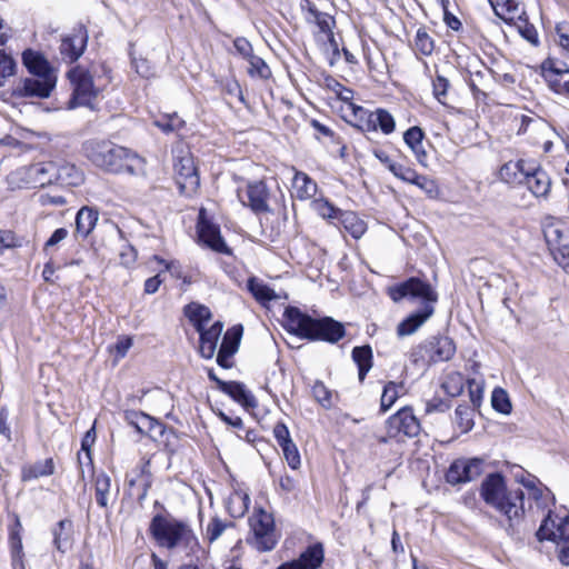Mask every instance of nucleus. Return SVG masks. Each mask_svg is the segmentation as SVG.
<instances>
[{"instance_id":"nucleus-1","label":"nucleus","mask_w":569,"mask_h":569,"mask_svg":"<svg viewBox=\"0 0 569 569\" xmlns=\"http://www.w3.org/2000/svg\"><path fill=\"white\" fill-rule=\"evenodd\" d=\"M83 156L97 168L112 174L144 173V160L134 151L110 140L91 139L82 144Z\"/></svg>"},{"instance_id":"nucleus-2","label":"nucleus","mask_w":569,"mask_h":569,"mask_svg":"<svg viewBox=\"0 0 569 569\" xmlns=\"http://www.w3.org/2000/svg\"><path fill=\"white\" fill-rule=\"evenodd\" d=\"M388 295L392 301L399 302L403 298L421 299L422 307L410 313L397 326V336L403 338L419 330L435 313L433 305L438 295L431 284L418 277H411L403 282L388 288Z\"/></svg>"},{"instance_id":"nucleus-3","label":"nucleus","mask_w":569,"mask_h":569,"mask_svg":"<svg viewBox=\"0 0 569 569\" xmlns=\"http://www.w3.org/2000/svg\"><path fill=\"white\" fill-rule=\"evenodd\" d=\"M481 499L508 521V530H513L525 517V492L508 488L501 472H491L482 480L479 489Z\"/></svg>"},{"instance_id":"nucleus-4","label":"nucleus","mask_w":569,"mask_h":569,"mask_svg":"<svg viewBox=\"0 0 569 569\" xmlns=\"http://www.w3.org/2000/svg\"><path fill=\"white\" fill-rule=\"evenodd\" d=\"M283 318L286 330L302 339L336 343L346 336V329L341 322L331 317L312 318L297 307H287Z\"/></svg>"},{"instance_id":"nucleus-5","label":"nucleus","mask_w":569,"mask_h":569,"mask_svg":"<svg viewBox=\"0 0 569 569\" xmlns=\"http://www.w3.org/2000/svg\"><path fill=\"white\" fill-rule=\"evenodd\" d=\"M148 530L160 548L193 551L199 547L198 538L190 525L176 518L168 510L153 515Z\"/></svg>"},{"instance_id":"nucleus-6","label":"nucleus","mask_w":569,"mask_h":569,"mask_svg":"<svg viewBox=\"0 0 569 569\" xmlns=\"http://www.w3.org/2000/svg\"><path fill=\"white\" fill-rule=\"evenodd\" d=\"M68 78L73 88L68 108L88 107L92 109L98 90L94 88L91 74L81 67H74L68 72Z\"/></svg>"},{"instance_id":"nucleus-7","label":"nucleus","mask_w":569,"mask_h":569,"mask_svg":"<svg viewBox=\"0 0 569 569\" xmlns=\"http://www.w3.org/2000/svg\"><path fill=\"white\" fill-rule=\"evenodd\" d=\"M250 527L253 533L252 546L260 552L272 550L278 540L274 530V521L270 513L259 509L250 518Z\"/></svg>"},{"instance_id":"nucleus-8","label":"nucleus","mask_w":569,"mask_h":569,"mask_svg":"<svg viewBox=\"0 0 569 569\" xmlns=\"http://www.w3.org/2000/svg\"><path fill=\"white\" fill-rule=\"evenodd\" d=\"M57 83L56 76H29L20 79L12 89L18 98H49Z\"/></svg>"},{"instance_id":"nucleus-9","label":"nucleus","mask_w":569,"mask_h":569,"mask_svg":"<svg viewBox=\"0 0 569 569\" xmlns=\"http://www.w3.org/2000/svg\"><path fill=\"white\" fill-rule=\"evenodd\" d=\"M483 465L481 458L456 459L446 472V481L452 486L472 481L483 472Z\"/></svg>"},{"instance_id":"nucleus-10","label":"nucleus","mask_w":569,"mask_h":569,"mask_svg":"<svg viewBox=\"0 0 569 569\" xmlns=\"http://www.w3.org/2000/svg\"><path fill=\"white\" fill-rule=\"evenodd\" d=\"M420 422L409 407H403L387 420V432L389 437H397L402 433L413 438L420 433Z\"/></svg>"},{"instance_id":"nucleus-11","label":"nucleus","mask_w":569,"mask_h":569,"mask_svg":"<svg viewBox=\"0 0 569 569\" xmlns=\"http://www.w3.org/2000/svg\"><path fill=\"white\" fill-rule=\"evenodd\" d=\"M537 539L542 541H551L557 545L569 541V513L556 522L552 511H548L547 516L540 523L536 532Z\"/></svg>"},{"instance_id":"nucleus-12","label":"nucleus","mask_w":569,"mask_h":569,"mask_svg":"<svg viewBox=\"0 0 569 569\" xmlns=\"http://www.w3.org/2000/svg\"><path fill=\"white\" fill-rule=\"evenodd\" d=\"M88 31L86 26L79 23L72 29V32L62 38L60 53L64 60L70 63L77 61L84 52L88 43Z\"/></svg>"},{"instance_id":"nucleus-13","label":"nucleus","mask_w":569,"mask_h":569,"mask_svg":"<svg viewBox=\"0 0 569 569\" xmlns=\"http://www.w3.org/2000/svg\"><path fill=\"white\" fill-rule=\"evenodd\" d=\"M197 231L199 239L207 247L219 253H230V249L221 237L220 228L204 218L203 209L199 212Z\"/></svg>"},{"instance_id":"nucleus-14","label":"nucleus","mask_w":569,"mask_h":569,"mask_svg":"<svg viewBox=\"0 0 569 569\" xmlns=\"http://www.w3.org/2000/svg\"><path fill=\"white\" fill-rule=\"evenodd\" d=\"M174 172L181 193L190 194L198 189L200 179L193 159L190 156L179 158L174 163Z\"/></svg>"},{"instance_id":"nucleus-15","label":"nucleus","mask_w":569,"mask_h":569,"mask_svg":"<svg viewBox=\"0 0 569 569\" xmlns=\"http://www.w3.org/2000/svg\"><path fill=\"white\" fill-rule=\"evenodd\" d=\"M523 183L537 198H547L551 189L549 174L535 162H530L525 173Z\"/></svg>"},{"instance_id":"nucleus-16","label":"nucleus","mask_w":569,"mask_h":569,"mask_svg":"<svg viewBox=\"0 0 569 569\" xmlns=\"http://www.w3.org/2000/svg\"><path fill=\"white\" fill-rule=\"evenodd\" d=\"M325 550L321 542L307 547L299 558L280 565L277 569H318L323 562Z\"/></svg>"},{"instance_id":"nucleus-17","label":"nucleus","mask_w":569,"mask_h":569,"mask_svg":"<svg viewBox=\"0 0 569 569\" xmlns=\"http://www.w3.org/2000/svg\"><path fill=\"white\" fill-rule=\"evenodd\" d=\"M247 198L246 202L240 192L238 193L239 199L243 204H247L254 213H261L269 211L268 198L269 191L263 181L250 182L247 186Z\"/></svg>"},{"instance_id":"nucleus-18","label":"nucleus","mask_w":569,"mask_h":569,"mask_svg":"<svg viewBox=\"0 0 569 569\" xmlns=\"http://www.w3.org/2000/svg\"><path fill=\"white\" fill-rule=\"evenodd\" d=\"M428 360L431 362H440L450 360L455 352L456 346L449 337H432L426 340Z\"/></svg>"},{"instance_id":"nucleus-19","label":"nucleus","mask_w":569,"mask_h":569,"mask_svg":"<svg viewBox=\"0 0 569 569\" xmlns=\"http://www.w3.org/2000/svg\"><path fill=\"white\" fill-rule=\"evenodd\" d=\"M223 330V323L221 321H216L210 328H200L198 326V333H199V352L201 357L206 359H211L217 349V345L219 341V338L221 336V332Z\"/></svg>"},{"instance_id":"nucleus-20","label":"nucleus","mask_w":569,"mask_h":569,"mask_svg":"<svg viewBox=\"0 0 569 569\" xmlns=\"http://www.w3.org/2000/svg\"><path fill=\"white\" fill-rule=\"evenodd\" d=\"M22 63L30 76H56L54 70L43 54L31 49L23 51Z\"/></svg>"},{"instance_id":"nucleus-21","label":"nucleus","mask_w":569,"mask_h":569,"mask_svg":"<svg viewBox=\"0 0 569 569\" xmlns=\"http://www.w3.org/2000/svg\"><path fill=\"white\" fill-rule=\"evenodd\" d=\"M220 391L231 397L234 401L239 402L244 408H254L257 406L254 396L249 390H247L242 382L228 381L227 383H221Z\"/></svg>"},{"instance_id":"nucleus-22","label":"nucleus","mask_w":569,"mask_h":569,"mask_svg":"<svg viewBox=\"0 0 569 569\" xmlns=\"http://www.w3.org/2000/svg\"><path fill=\"white\" fill-rule=\"evenodd\" d=\"M423 138H425V132L418 126H413V127L409 128L403 133L405 143L411 149V151L416 156L417 161L421 166L426 167L428 154L422 146Z\"/></svg>"},{"instance_id":"nucleus-23","label":"nucleus","mask_w":569,"mask_h":569,"mask_svg":"<svg viewBox=\"0 0 569 569\" xmlns=\"http://www.w3.org/2000/svg\"><path fill=\"white\" fill-rule=\"evenodd\" d=\"M529 161L518 160L505 163L499 170L500 179L509 184H522Z\"/></svg>"},{"instance_id":"nucleus-24","label":"nucleus","mask_w":569,"mask_h":569,"mask_svg":"<svg viewBox=\"0 0 569 569\" xmlns=\"http://www.w3.org/2000/svg\"><path fill=\"white\" fill-rule=\"evenodd\" d=\"M56 465L52 458L39 460L21 468V480L31 481L54 473Z\"/></svg>"},{"instance_id":"nucleus-25","label":"nucleus","mask_w":569,"mask_h":569,"mask_svg":"<svg viewBox=\"0 0 569 569\" xmlns=\"http://www.w3.org/2000/svg\"><path fill=\"white\" fill-rule=\"evenodd\" d=\"M491 4L495 14L506 22L515 19L521 20L523 11L520 9L519 0H488Z\"/></svg>"},{"instance_id":"nucleus-26","label":"nucleus","mask_w":569,"mask_h":569,"mask_svg":"<svg viewBox=\"0 0 569 569\" xmlns=\"http://www.w3.org/2000/svg\"><path fill=\"white\" fill-rule=\"evenodd\" d=\"M351 357L358 367L359 381L363 382L367 373L370 371L373 365L372 348L369 345L355 347L352 349Z\"/></svg>"},{"instance_id":"nucleus-27","label":"nucleus","mask_w":569,"mask_h":569,"mask_svg":"<svg viewBox=\"0 0 569 569\" xmlns=\"http://www.w3.org/2000/svg\"><path fill=\"white\" fill-rule=\"evenodd\" d=\"M337 227H342L355 239H360L367 230V223L353 211L340 213Z\"/></svg>"},{"instance_id":"nucleus-28","label":"nucleus","mask_w":569,"mask_h":569,"mask_svg":"<svg viewBox=\"0 0 569 569\" xmlns=\"http://www.w3.org/2000/svg\"><path fill=\"white\" fill-rule=\"evenodd\" d=\"M99 213L96 209L90 207H82L76 216V231L81 237L86 238L93 230Z\"/></svg>"},{"instance_id":"nucleus-29","label":"nucleus","mask_w":569,"mask_h":569,"mask_svg":"<svg viewBox=\"0 0 569 569\" xmlns=\"http://www.w3.org/2000/svg\"><path fill=\"white\" fill-rule=\"evenodd\" d=\"M293 189L296 190L297 198L307 200L316 196L318 186L307 173L297 171L293 181Z\"/></svg>"},{"instance_id":"nucleus-30","label":"nucleus","mask_w":569,"mask_h":569,"mask_svg":"<svg viewBox=\"0 0 569 569\" xmlns=\"http://www.w3.org/2000/svg\"><path fill=\"white\" fill-rule=\"evenodd\" d=\"M247 288L253 298L263 306H266L271 300L278 299L277 293L269 286L258 280L256 277H250L248 279Z\"/></svg>"},{"instance_id":"nucleus-31","label":"nucleus","mask_w":569,"mask_h":569,"mask_svg":"<svg viewBox=\"0 0 569 569\" xmlns=\"http://www.w3.org/2000/svg\"><path fill=\"white\" fill-rule=\"evenodd\" d=\"M83 181L82 172L71 163H57L56 182L69 186H79Z\"/></svg>"},{"instance_id":"nucleus-32","label":"nucleus","mask_w":569,"mask_h":569,"mask_svg":"<svg viewBox=\"0 0 569 569\" xmlns=\"http://www.w3.org/2000/svg\"><path fill=\"white\" fill-rule=\"evenodd\" d=\"M34 181L39 187H44L56 182L57 162L48 161L39 163L31 169Z\"/></svg>"},{"instance_id":"nucleus-33","label":"nucleus","mask_w":569,"mask_h":569,"mask_svg":"<svg viewBox=\"0 0 569 569\" xmlns=\"http://www.w3.org/2000/svg\"><path fill=\"white\" fill-rule=\"evenodd\" d=\"M186 317L192 322L196 331L198 326L204 328V323L211 319V311L208 307L198 303H189L184 307Z\"/></svg>"},{"instance_id":"nucleus-34","label":"nucleus","mask_w":569,"mask_h":569,"mask_svg":"<svg viewBox=\"0 0 569 569\" xmlns=\"http://www.w3.org/2000/svg\"><path fill=\"white\" fill-rule=\"evenodd\" d=\"M21 523L19 519H16V529H12L10 532V547L12 553V566L13 569H24V563L22 560V539L20 536Z\"/></svg>"},{"instance_id":"nucleus-35","label":"nucleus","mask_w":569,"mask_h":569,"mask_svg":"<svg viewBox=\"0 0 569 569\" xmlns=\"http://www.w3.org/2000/svg\"><path fill=\"white\" fill-rule=\"evenodd\" d=\"M111 479L106 472H100L94 479V493L97 503L101 508L109 506Z\"/></svg>"},{"instance_id":"nucleus-36","label":"nucleus","mask_w":569,"mask_h":569,"mask_svg":"<svg viewBox=\"0 0 569 569\" xmlns=\"http://www.w3.org/2000/svg\"><path fill=\"white\" fill-rule=\"evenodd\" d=\"M242 333L243 327L241 325L229 328L222 338L220 349L233 357L239 349Z\"/></svg>"},{"instance_id":"nucleus-37","label":"nucleus","mask_w":569,"mask_h":569,"mask_svg":"<svg viewBox=\"0 0 569 569\" xmlns=\"http://www.w3.org/2000/svg\"><path fill=\"white\" fill-rule=\"evenodd\" d=\"M475 410L468 405H459L455 410V423L461 433H467L473 428Z\"/></svg>"},{"instance_id":"nucleus-38","label":"nucleus","mask_w":569,"mask_h":569,"mask_svg":"<svg viewBox=\"0 0 569 569\" xmlns=\"http://www.w3.org/2000/svg\"><path fill=\"white\" fill-rule=\"evenodd\" d=\"M71 528L72 521L69 519H62L52 529L53 543L56 548L61 552H66L67 550V541L69 539V532L71 531Z\"/></svg>"},{"instance_id":"nucleus-39","label":"nucleus","mask_w":569,"mask_h":569,"mask_svg":"<svg viewBox=\"0 0 569 569\" xmlns=\"http://www.w3.org/2000/svg\"><path fill=\"white\" fill-rule=\"evenodd\" d=\"M352 113L356 120V128L362 132H375L373 111H369L360 106H352Z\"/></svg>"},{"instance_id":"nucleus-40","label":"nucleus","mask_w":569,"mask_h":569,"mask_svg":"<svg viewBox=\"0 0 569 569\" xmlns=\"http://www.w3.org/2000/svg\"><path fill=\"white\" fill-rule=\"evenodd\" d=\"M375 132L380 129L382 133L390 134L396 129L395 118L386 109L378 108L373 111Z\"/></svg>"},{"instance_id":"nucleus-41","label":"nucleus","mask_w":569,"mask_h":569,"mask_svg":"<svg viewBox=\"0 0 569 569\" xmlns=\"http://www.w3.org/2000/svg\"><path fill=\"white\" fill-rule=\"evenodd\" d=\"M138 432L143 436H148L151 439L156 440L157 437H161L164 432V426L152 418L151 416L144 413L141 418V423L138 429Z\"/></svg>"},{"instance_id":"nucleus-42","label":"nucleus","mask_w":569,"mask_h":569,"mask_svg":"<svg viewBox=\"0 0 569 569\" xmlns=\"http://www.w3.org/2000/svg\"><path fill=\"white\" fill-rule=\"evenodd\" d=\"M465 386L463 376L459 372H451L446 376L441 387L450 397H458L462 393Z\"/></svg>"},{"instance_id":"nucleus-43","label":"nucleus","mask_w":569,"mask_h":569,"mask_svg":"<svg viewBox=\"0 0 569 569\" xmlns=\"http://www.w3.org/2000/svg\"><path fill=\"white\" fill-rule=\"evenodd\" d=\"M233 526L234 523L232 521H227L220 519L219 517H213L207 525L206 539L209 541V543H212L221 537L227 528Z\"/></svg>"},{"instance_id":"nucleus-44","label":"nucleus","mask_w":569,"mask_h":569,"mask_svg":"<svg viewBox=\"0 0 569 569\" xmlns=\"http://www.w3.org/2000/svg\"><path fill=\"white\" fill-rule=\"evenodd\" d=\"M401 385H397L393 381H389L385 387L380 399V410L382 412L388 411L399 397L398 389Z\"/></svg>"},{"instance_id":"nucleus-45","label":"nucleus","mask_w":569,"mask_h":569,"mask_svg":"<svg viewBox=\"0 0 569 569\" xmlns=\"http://www.w3.org/2000/svg\"><path fill=\"white\" fill-rule=\"evenodd\" d=\"M492 408L503 415L511 412V402L508 393L502 388H496L491 396Z\"/></svg>"},{"instance_id":"nucleus-46","label":"nucleus","mask_w":569,"mask_h":569,"mask_svg":"<svg viewBox=\"0 0 569 569\" xmlns=\"http://www.w3.org/2000/svg\"><path fill=\"white\" fill-rule=\"evenodd\" d=\"M316 210L320 217L327 219L333 226H338V220L340 218V213L343 210L335 207L331 202L323 200L316 203Z\"/></svg>"},{"instance_id":"nucleus-47","label":"nucleus","mask_w":569,"mask_h":569,"mask_svg":"<svg viewBox=\"0 0 569 569\" xmlns=\"http://www.w3.org/2000/svg\"><path fill=\"white\" fill-rule=\"evenodd\" d=\"M16 67L14 59L3 49H0V87L4 84L9 77L14 74Z\"/></svg>"},{"instance_id":"nucleus-48","label":"nucleus","mask_w":569,"mask_h":569,"mask_svg":"<svg viewBox=\"0 0 569 569\" xmlns=\"http://www.w3.org/2000/svg\"><path fill=\"white\" fill-rule=\"evenodd\" d=\"M542 70L548 86L550 84V78H552V80H559L566 74H569V68L566 66V63H562L561 67H557L556 63L550 59L542 63Z\"/></svg>"},{"instance_id":"nucleus-49","label":"nucleus","mask_w":569,"mask_h":569,"mask_svg":"<svg viewBox=\"0 0 569 569\" xmlns=\"http://www.w3.org/2000/svg\"><path fill=\"white\" fill-rule=\"evenodd\" d=\"M412 184L419 187L430 199H436L440 194L437 182L427 176L418 173Z\"/></svg>"},{"instance_id":"nucleus-50","label":"nucleus","mask_w":569,"mask_h":569,"mask_svg":"<svg viewBox=\"0 0 569 569\" xmlns=\"http://www.w3.org/2000/svg\"><path fill=\"white\" fill-rule=\"evenodd\" d=\"M154 124L163 132L168 133L180 130L184 121L177 113H172L156 120Z\"/></svg>"},{"instance_id":"nucleus-51","label":"nucleus","mask_w":569,"mask_h":569,"mask_svg":"<svg viewBox=\"0 0 569 569\" xmlns=\"http://www.w3.org/2000/svg\"><path fill=\"white\" fill-rule=\"evenodd\" d=\"M416 48L425 56H430L435 49L433 40L425 29H418L416 39Z\"/></svg>"},{"instance_id":"nucleus-52","label":"nucleus","mask_w":569,"mask_h":569,"mask_svg":"<svg viewBox=\"0 0 569 569\" xmlns=\"http://www.w3.org/2000/svg\"><path fill=\"white\" fill-rule=\"evenodd\" d=\"M247 61L250 64L249 73L251 76H258L261 79H267L270 77L271 71L262 58L253 54Z\"/></svg>"},{"instance_id":"nucleus-53","label":"nucleus","mask_w":569,"mask_h":569,"mask_svg":"<svg viewBox=\"0 0 569 569\" xmlns=\"http://www.w3.org/2000/svg\"><path fill=\"white\" fill-rule=\"evenodd\" d=\"M22 246V238L16 236L11 230L0 229V254L7 249L20 248Z\"/></svg>"},{"instance_id":"nucleus-54","label":"nucleus","mask_w":569,"mask_h":569,"mask_svg":"<svg viewBox=\"0 0 569 569\" xmlns=\"http://www.w3.org/2000/svg\"><path fill=\"white\" fill-rule=\"evenodd\" d=\"M389 171L392 172L393 176L398 179L411 184L418 176L416 170L400 163H390Z\"/></svg>"},{"instance_id":"nucleus-55","label":"nucleus","mask_w":569,"mask_h":569,"mask_svg":"<svg viewBox=\"0 0 569 569\" xmlns=\"http://www.w3.org/2000/svg\"><path fill=\"white\" fill-rule=\"evenodd\" d=\"M316 400L325 408L331 407V392L322 381H316L312 387Z\"/></svg>"},{"instance_id":"nucleus-56","label":"nucleus","mask_w":569,"mask_h":569,"mask_svg":"<svg viewBox=\"0 0 569 569\" xmlns=\"http://www.w3.org/2000/svg\"><path fill=\"white\" fill-rule=\"evenodd\" d=\"M281 450L289 467L293 470L298 469L300 467L301 461L300 453L298 451L296 443L291 441L290 443L281 447Z\"/></svg>"},{"instance_id":"nucleus-57","label":"nucleus","mask_w":569,"mask_h":569,"mask_svg":"<svg viewBox=\"0 0 569 569\" xmlns=\"http://www.w3.org/2000/svg\"><path fill=\"white\" fill-rule=\"evenodd\" d=\"M309 11L315 17L316 23L318 24L319 29L322 32H326L328 34L332 33V26L335 23V20L331 16L320 12L313 8H310Z\"/></svg>"},{"instance_id":"nucleus-58","label":"nucleus","mask_w":569,"mask_h":569,"mask_svg":"<svg viewBox=\"0 0 569 569\" xmlns=\"http://www.w3.org/2000/svg\"><path fill=\"white\" fill-rule=\"evenodd\" d=\"M449 86H450L449 80L447 78H445L443 76L438 74L433 79V81H432L433 94L439 102L445 103L443 99L447 96V90H448Z\"/></svg>"},{"instance_id":"nucleus-59","label":"nucleus","mask_w":569,"mask_h":569,"mask_svg":"<svg viewBox=\"0 0 569 569\" xmlns=\"http://www.w3.org/2000/svg\"><path fill=\"white\" fill-rule=\"evenodd\" d=\"M521 24H518L520 34L530 43L537 46L539 43L538 33L532 24H529L527 19L521 17L519 20Z\"/></svg>"},{"instance_id":"nucleus-60","label":"nucleus","mask_w":569,"mask_h":569,"mask_svg":"<svg viewBox=\"0 0 569 569\" xmlns=\"http://www.w3.org/2000/svg\"><path fill=\"white\" fill-rule=\"evenodd\" d=\"M94 440H96V430H94V427H92L91 429H89L86 432V435L81 441V450H83L86 452L87 463L91 468L93 467V463H92L90 448L94 443Z\"/></svg>"},{"instance_id":"nucleus-61","label":"nucleus","mask_w":569,"mask_h":569,"mask_svg":"<svg viewBox=\"0 0 569 569\" xmlns=\"http://www.w3.org/2000/svg\"><path fill=\"white\" fill-rule=\"evenodd\" d=\"M273 436L280 448L292 441L289 429L283 422L276 423L273 427Z\"/></svg>"},{"instance_id":"nucleus-62","label":"nucleus","mask_w":569,"mask_h":569,"mask_svg":"<svg viewBox=\"0 0 569 569\" xmlns=\"http://www.w3.org/2000/svg\"><path fill=\"white\" fill-rule=\"evenodd\" d=\"M233 46L236 51L246 60L254 54L251 43L244 37L236 38Z\"/></svg>"},{"instance_id":"nucleus-63","label":"nucleus","mask_w":569,"mask_h":569,"mask_svg":"<svg viewBox=\"0 0 569 569\" xmlns=\"http://www.w3.org/2000/svg\"><path fill=\"white\" fill-rule=\"evenodd\" d=\"M469 388V397L473 407H479L482 400V387L475 379H469L468 381Z\"/></svg>"},{"instance_id":"nucleus-64","label":"nucleus","mask_w":569,"mask_h":569,"mask_svg":"<svg viewBox=\"0 0 569 569\" xmlns=\"http://www.w3.org/2000/svg\"><path fill=\"white\" fill-rule=\"evenodd\" d=\"M0 435L3 436L8 442L12 441V433L9 426V410L6 407L0 408Z\"/></svg>"}]
</instances>
